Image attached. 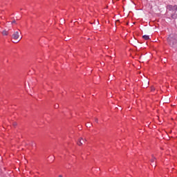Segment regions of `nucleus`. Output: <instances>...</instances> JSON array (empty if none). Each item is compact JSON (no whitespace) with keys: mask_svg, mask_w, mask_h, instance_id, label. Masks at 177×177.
Here are the masks:
<instances>
[{"mask_svg":"<svg viewBox=\"0 0 177 177\" xmlns=\"http://www.w3.org/2000/svg\"><path fill=\"white\" fill-rule=\"evenodd\" d=\"M177 36L171 34L167 38V42L171 46V48H177Z\"/></svg>","mask_w":177,"mask_h":177,"instance_id":"1","label":"nucleus"},{"mask_svg":"<svg viewBox=\"0 0 177 177\" xmlns=\"http://www.w3.org/2000/svg\"><path fill=\"white\" fill-rule=\"evenodd\" d=\"M12 38L14 40V44H17L18 42H20L21 41V38L20 37V34L19 33V31H15L12 35Z\"/></svg>","mask_w":177,"mask_h":177,"instance_id":"2","label":"nucleus"},{"mask_svg":"<svg viewBox=\"0 0 177 177\" xmlns=\"http://www.w3.org/2000/svg\"><path fill=\"white\" fill-rule=\"evenodd\" d=\"M92 125V124L91 123H87L86 124V127H87V128L88 127V128H91V126Z\"/></svg>","mask_w":177,"mask_h":177,"instance_id":"9","label":"nucleus"},{"mask_svg":"<svg viewBox=\"0 0 177 177\" xmlns=\"http://www.w3.org/2000/svg\"><path fill=\"white\" fill-rule=\"evenodd\" d=\"M156 88H154V87L151 88V91H155Z\"/></svg>","mask_w":177,"mask_h":177,"instance_id":"12","label":"nucleus"},{"mask_svg":"<svg viewBox=\"0 0 177 177\" xmlns=\"http://www.w3.org/2000/svg\"><path fill=\"white\" fill-rule=\"evenodd\" d=\"M167 10H169V12H171V15H174L177 12V5H168L167 6Z\"/></svg>","mask_w":177,"mask_h":177,"instance_id":"3","label":"nucleus"},{"mask_svg":"<svg viewBox=\"0 0 177 177\" xmlns=\"http://www.w3.org/2000/svg\"><path fill=\"white\" fill-rule=\"evenodd\" d=\"M154 161H156V158H154L153 156L152 157V159L151 160V166L152 167H156V163H154Z\"/></svg>","mask_w":177,"mask_h":177,"instance_id":"5","label":"nucleus"},{"mask_svg":"<svg viewBox=\"0 0 177 177\" xmlns=\"http://www.w3.org/2000/svg\"><path fill=\"white\" fill-rule=\"evenodd\" d=\"M58 177H63V176L62 175H59Z\"/></svg>","mask_w":177,"mask_h":177,"instance_id":"14","label":"nucleus"},{"mask_svg":"<svg viewBox=\"0 0 177 177\" xmlns=\"http://www.w3.org/2000/svg\"><path fill=\"white\" fill-rule=\"evenodd\" d=\"M3 35H9V32L6 31V30H3L2 32Z\"/></svg>","mask_w":177,"mask_h":177,"instance_id":"8","label":"nucleus"},{"mask_svg":"<svg viewBox=\"0 0 177 177\" xmlns=\"http://www.w3.org/2000/svg\"><path fill=\"white\" fill-rule=\"evenodd\" d=\"M171 18L172 19H177V12L174 14H171Z\"/></svg>","mask_w":177,"mask_h":177,"instance_id":"7","label":"nucleus"},{"mask_svg":"<svg viewBox=\"0 0 177 177\" xmlns=\"http://www.w3.org/2000/svg\"><path fill=\"white\" fill-rule=\"evenodd\" d=\"M15 23H16V21H13L12 22V24H15Z\"/></svg>","mask_w":177,"mask_h":177,"instance_id":"13","label":"nucleus"},{"mask_svg":"<svg viewBox=\"0 0 177 177\" xmlns=\"http://www.w3.org/2000/svg\"><path fill=\"white\" fill-rule=\"evenodd\" d=\"M143 39H145V41H147V39H150V36L145 35L142 36Z\"/></svg>","mask_w":177,"mask_h":177,"instance_id":"6","label":"nucleus"},{"mask_svg":"<svg viewBox=\"0 0 177 177\" xmlns=\"http://www.w3.org/2000/svg\"><path fill=\"white\" fill-rule=\"evenodd\" d=\"M55 109H57V107H59V105L57 104L55 106Z\"/></svg>","mask_w":177,"mask_h":177,"instance_id":"11","label":"nucleus"},{"mask_svg":"<svg viewBox=\"0 0 177 177\" xmlns=\"http://www.w3.org/2000/svg\"><path fill=\"white\" fill-rule=\"evenodd\" d=\"M95 122H98L97 118H95Z\"/></svg>","mask_w":177,"mask_h":177,"instance_id":"10","label":"nucleus"},{"mask_svg":"<svg viewBox=\"0 0 177 177\" xmlns=\"http://www.w3.org/2000/svg\"><path fill=\"white\" fill-rule=\"evenodd\" d=\"M84 143H85V140H84V138H80L79 141L77 142L78 146H82Z\"/></svg>","mask_w":177,"mask_h":177,"instance_id":"4","label":"nucleus"}]
</instances>
